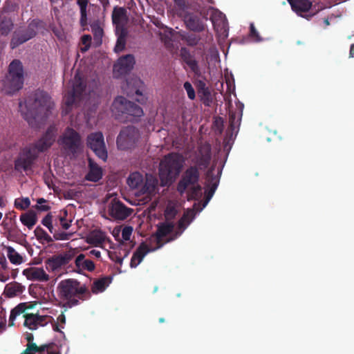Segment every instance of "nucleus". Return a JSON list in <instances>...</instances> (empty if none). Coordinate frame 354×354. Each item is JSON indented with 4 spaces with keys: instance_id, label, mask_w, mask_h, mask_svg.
<instances>
[{
    "instance_id": "obj_1",
    "label": "nucleus",
    "mask_w": 354,
    "mask_h": 354,
    "mask_svg": "<svg viewBox=\"0 0 354 354\" xmlns=\"http://www.w3.org/2000/svg\"><path fill=\"white\" fill-rule=\"evenodd\" d=\"M53 106L50 97L44 90H35L19 103L21 115L34 128L46 121Z\"/></svg>"
},
{
    "instance_id": "obj_2",
    "label": "nucleus",
    "mask_w": 354,
    "mask_h": 354,
    "mask_svg": "<svg viewBox=\"0 0 354 354\" xmlns=\"http://www.w3.org/2000/svg\"><path fill=\"white\" fill-rule=\"evenodd\" d=\"M57 292L60 299L59 306L71 308L80 304V300H85L91 297V293L85 285L74 279L61 281L57 287Z\"/></svg>"
},
{
    "instance_id": "obj_3",
    "label": "nucleus",
    "mask_w": 354,
    "mask_h": 354,
    "mask_svg": "<svg viewBox=\"0 0 354 354\" xmlns=\"http://www.w3.org/2000/svg\"><path fill=\"white\" fill-rule=\"evenodd\" d=\"M184 164L182 155L178 153H169L160 163L159 175L161 185H170L178 178Z\"/></svg>"
},
{
    "instance_id": "obj_4",
    "label": "nucleus",
    "mask_w": 354,
    "mask_h": 354,
    "mask_svg": "<svg viewBox=\"0 0 354 354\" xmlns=\"http://www.w3.org/2000/svg\"><path fill=\"white\" fill-rule=\"evenodd\" d=\"M111 110L117 119L122 120L124 118L125 120L131 122L137 121L144 115L143 110L140 106L122 96L115 97Z\"/></svg>"
},
{
    "instance_id": "obj_5",
    "label": "nucleus",
    "mask_w": 354,
    "mask_h": 354,
    "mask_svg": "<svg viewBox=\"0 0 354 354\" xmlns=\"http://www.w3.org/2000/svg\"><path fill=\"white\" fill-rule=\"evenodd\" d=\"M93 93L94 90H68L64 97L62 115L69 114L73 107L86 106L90 104V97Z\"/></svg>"
},
{
    "instance_id": "obj_6",
    "label": "nucleus",
    "mask_w": 354,
    "mask_h": 354,
    "mask_svg": "<svg viewBox=\"0 0 354 354\" xmlns=\"http://www.w3.org/2000/svg\"><path fill=\"white\" fill-rule=\"evenodd\" d=\"M58 143L67 153L75 155L81 147L82 139L78 132L67 127L59 137Z\"/></svg>"
},
{
    "instance_id": "obj_7",
    "label": "nucleus",
    "mask_w": 354,
    "mask_h": 354,
    "mask_svg": "<svg viewBox=\"0 0 354 354\" xmlns=\"http://www.w3.org/2000/svg\"><path fill=\"white\" fill-rule=\"evenodd\" d=\"M88 148L93 151L95 156L103 162L108 158V152L104 142V138L101 131L93 132L86 138Z\"/></svg>"
},
{
    "instance_id": "obj_8",
    "label": "nucleus",
    "mask_w": 354,
    "mask_h": 354,
    "mask_svg": "<svg viewBox=\"0 0 354 354\" xmlns=\"http://www.w3.org/2000/svg\"><path fill=\"white\" fill-rule=\"evenodd\" d=\"M140 137L139 131L134 127L123 128L118 136L116 143L120 150H127L135 147Z\"/></svg>"
},
{
    "instance_id": "obj_9",
    "label": "nucleus",
    "mask_w": 354,
    "mask_h": 354,
    "mask_svg": "<svg viewBox=\"0 0 354 354\" xmlns=\"http://www.w3.org/2000/svg\"><path fill=\"white\" fill-rule=\"evenodd\" d=\"M38 156L35 149L30 146L24 147L15 160V169L19 172L30 170Z\"/></svg>"
},
{
    "instance_id": "obj_10",
    "label": "nucleus",
    "mask_w": 354,
    "mask_h": 354,
    "mask_svg": "<svg viewBox=\"0 0 354 354\" xmlns=\"http://www.w3.org/2000/svg\"><path fill=\"white\" fill-rule=\"evenodd\" d=\"M288 2L297 15L306 19H310L323 8L319 6L316 8L309 0H288Z\"/></svg>"
},
{
    "instance_id": "obj_11",
    "label": "nucleus",
    "mask_w": 354,
    "mask_h": 354,
    "mask_svg": "<svg viewBox=\"0 0 354 354\" xmlns=\"http://www.w3.org/2000/svg\"><path fill=\"white\" fill-rule=\"evenodd\" d=\"M200 173L196 166L189 167L182 175L177 185L178 192L183 194L189 186H192L198 183Z\"/></svg>"
},
{
    "instance_id": "obj_12",
    "label": "nucleus",
    "mask_w": 354,
    "mask_h": 354,
    "mask_svg": "<svg viewBox=\"0 0 354 354\" xmlns=\"http://www.w3.org/2000/svg\"><path fill=\"white\" fill-rule=\"evenodd\" d=\"M212 160V147L207 143L205 142L201 144L198 150L195 154V156L193 159V162L195 163L194 166H196L198 169H207Z\"/></svg>"
},
{
    "instance_id": "obj_13",
    "label": "nucleus",
    "mask_w": 354,
    "mask_h": 354,
    "mask_svg": "<svg viewBox=\"0 0 354 354\" xmlns=\"http://www.w3.org/2000/svg\"><path fill=\"white\" fill-rule=\"evenodd\" d=\"M57 133V128L56 126L50 125L41 138L30 146L35 149L38 154L39 152H44L53 145L55 140Z\"/></svg>"
},
{
    "instance_id": "obj_14",
    "label": "nucleus",
    "mask_w": 354,
    "mask_h": 354,
    "mask_svg": "<svg viewBox=\"0 0 354 354\" xmlns=\"http://www.w3.org/2000/svg\"><path fill=\"white\" fill-rule=\"evenodd\" d=\"M57 133V128L56 126L50 125L41 138L30 146L35 149L38 154L39 152H44L53 145L55 140Z\"/></svg>"
},
{
    "instance_id": "obj_15",
    "label": "nucleus",
    "mask_w": 354,
    "mask_h": 354,
    "mask_svg": "<svg viewBox=\"0 0 354 354\" xmlns=\"http://www.w3.org/2000/svg\"><path fill=\"white\" fill-rule=\"evenodd\" d=\"M215 165H213L206 173V179H207V190L205 191V200L203 204V206H205L210 199L212 198L216 189L219 183V175L221 174V170L218 171L217 175L214 174V171L215 169Z\"/></svg>"
},
{
    "instance_id": "obj_16",
    "label": "nucleus",
    "mask_w": 354,
    "mask_h": 354,
    "mask_svg": "<svg viewBox=\"0 0 354 354\" xmlns=\"http://www.w3.org/2000/svg\"><path fill=\"white\" fill-rule=\"evenodd\" d=\"M108 212L115 220L123 221L131 215L132 209L115 198L109 205Z\"/></svg>"
},
{
    "instance_id": "obj_17",
    "label": "nucleus",
    "mask_w": 354,
    "mask_h": 354,
    "mask_svg": "<svg viewBox=\"0 0 354 354\" xmlns=\"http://www.w3.org/2000/svg\"><path fill=\"white\" fill-rule=\"evenodd\" d=\"M98 81L99 79L95 75L85 77L82 73L77 72L74 75L71 84L73 88H91L96 86Z\"/></svg>"
},
{
    "instance_id": "obj_18",
    "label": "nucleus",
    "mask_w": 354,
    "mask_h": 354,
    "mask_svg": "<svg viewBox=\"0 0 354 354\" xmlns=\"http://www.w3.org/2000/svg\"><path fill=\"white\" fill-rule=\"evenodd\" d=\"M73 257V255L70 252L54 255L46 261V268L52 271L58 270L62 266L68 264Z\"/></svg>"
},
{
    "instance_id": "obj_19",
    "label": "nucleus",
    "mask_w": 354,
    "mask_h": 354,
    "mask_svg": "<svg viewBox=\"0 0 354 354\" xmlns=\"http://www.w3.org/2000/svg\"><path fill=\"white\" fill-rule=\"evenodd\" d=\"M236 110L233 111L232 109H230L229 111V131L232 132L236 131L239 129L241 118L243 115V110L244 108V104L239 101L236 103Z\"/></svg>"
},
{
    "instance_id": "obj_20",
    "label": "nucleus",
    "mask_w": 354,
    "mask_h": 354,
    "mask_svg": "<svg viewBox=\"0 0 354 354\" xmlns=\"http://www.w3.org/2000/svg\"><path fill=\"white\" fill-rule=\"evenodd\" d=\"M88 171L85 176L86 180L97 183L103 176L102 168L98 165L91 158H88Z\"/></svg>"
},
{
    "instance_id": "obj_21",
    "label": "nucleus",
    "mask_w": 354,
    "mask_h": 354,
    "mask_svg": "<svg viewBox=\"0 0 354 354\" xmlns=\"http://www.w3.org/2000/svg\"><path fill=\"white\" fill-rule=\"evenodd\" d=\"M134 64L135 61L132 55H128L122 57L115 64L113 67L114 72L119 74L124 73L132 69Z\"/></svg>"
},
{
    "instance_id": "obj_22",
    "label": "nucleus",
    "mask_w": 354,
    "mask_h": 354,
    "mask_svg": "<svg viewBox=\"0 0 354 354\" xmlns=\"http://www.w3.org/2000/svg\"><path fill=\"white\" fill-rule=\"evenodd\" d=\"M23 274L31 281H46L48 280V275L41 268H28L23 270Z\"/></svg>"
},
{
    "instance_id": "obj_23",
    "label": "nucleus",
    "mask_w": 354,
    "mask_h": 354,
    "mask_svg": "<svg viewBox=\"0 0 354 354\" xmlns=\"http://www.w3.org/2000/svg\"><path fill=\"white\" fill-rule=\"evenodd\" d=\"M112 19L116 26V34H119L121 29H124V26L127 21L126 11L122 8H116L113 10Z\"/></svg>"
},
{
    "instance_id": "obj_24",
    "label": "nucleus",
    "mask_w": 354,
    "mask_h": 354,
    "mask_svg": "<svg viewBox=\"0 0 354 354\" xmlns=\"http://www.w3.org/2000/svg\"><path fill=\"white\" fill-rule=\"evenodd\" d=\"M156 249L153 248L152 250H149L148 248L147 245L145 243H142L140 246L136 249V250L133 254V256L131 259L130 266L131 268L137 267L142 261L145 256L150 251H154Z\"/></svg>"
},
{
    "instance_id": "obj_25",
    "label": "nucleus",
    "mask_w": 354,
    "mask_h": 354,
    "mask_svg": "<svg viewBox=\"0 0 354 354\" xmlns=\"http://www.w3.org/2000/svg\"><path fill=\"white\" fill-rule=\"evenodd\" d=\"M174 224L172 223H163L158 226V230L156 232V239L157 246L155 249H159L162 245V238L171 233L174 229Z\"/></svg>"
},
{
    "instance_id": "obj_26",
    "label": "nucleus",
    "mask_w": 354,
    "mask_h": 354,
    "mask_svg": "<svg viewBox=\"0 0 354 354\" xmlns=\"http://www.w3.org/2000/svg\"><path fill=\"white\" fill-rule=\"evenodd\" d=\"M106 236L105 232L100 230L91 231L86 237V242L91 245L98 247L105 241Z\"/></svg>"
},
{
    "instance_id": "obj_27",
    "label": "nucleus",
    "mask_w": 354,
    "mask_h": 354,
    "mask_svg": "<svg viewBox=\"0 0 354 354\" xmlns=\"http://www.w3.org/2000/svg\"><path fill=\"white\" fill-rule=\"evenodd\" d=\"M9 77L12 81L19 82L23 77V68L21 63L18 60L12 62L9 66Z\"/></svg>"
},
{
    "instance_id": "obj_28",
    "label": "nucleus",
    "mask_w": 354,
    "mask_h": 354,
    "mask_svg": "<svg viewBox=\"0 0 354 354\" xmlns=\"http://www.w3.org/2000/svg\"><path fill=\"white\" fill-rule=\"evenodd\" d=\"M75 266L80 270L92 272L95 270V264L90 259H86L84 254H80L75 259Z\"/></svg>"
},
{
    "instance_id": "obj_29",
    "label": "nucleus",
    "mask_w": 354,
    "mask_h": 354,
    "mask_svg": "<svg viewBox=\"0 0 354 354\" xmlns=\"http://www.w3.org/2000/svg\"><path fill=\"white\" fill-rule=\"evenodd\" d=\"M185 23L188 28L194 31H200L203 29V24L196 16L187 15L185 17Z\"/></svg>"
},
{
    "instance_id": "obj_30",
    "label": "nucleus",
    "mask_w": 354,
    "mask_h": 354,
    "mask_svg": "<svg viewBox=\"0 0 354 354\" xmlns=\"http://www.w3.org/2000/svg\"><path fill=\"white\" fill-rule=\"evenodd\" d=\"M24 290V287L21 284H20L16 281H14V282L8 283L6 286L5 289H4V295L7 297L11 298V297L17 296L19 294L22 293Z\"/></svg>"
},
{
    "instance_id": "obj_31",
    "label": "nucleus",
    "mask_w": 354,
    "mask_h": 354,
    "mask_svg": "<svg viewBox=\"0 0 354 354\" xmlns=\"http://www.w3.org/2000/svg\"><path fill=\"white\" fill-rule=\"evenodd\" d=\"M25 317L24 326L29 328L30 330H34L37 328V325H41V322L44 321V318L41 316L34 315V314H26L24 315Z\"/></svg>"
},
{
    "instance_id": "obj_32",
    "label": "nucleus",
    "mask_w": 354,
    "mask_h": 354,
    "mask_svg": "<svg viewBox=\"0 0 354 354\" xmlns=\"http://www.w3.org/2000/svg\"><path fill=\"white\" fill-rule=\"evenodd\" d=\"M111 280L112 278L110 277H104L95 280L91 287L92 292L95 294L103 292L111 283Z\"/></svg>"
},
{
    "instance_id": "obj_33",
    "label": "nucleus",
    "mask_w": 354,
    "mask_h": 354,
    "mask_svg": "<svg viewBox=\"0 0 354 354\" xmlns=\"http://www.w3.org/2000/svg\"><path fill=\"white\" fill-rule=\"evenodd\" d=\"M20 221L30 230L37 223V217L35 212L30 210L20 216Z\"/></svg>"
},
{
    "instance_id": "obj_34",
    "label": "nucleus",
    "mask_w": 354,
    "mask_h": 354,
    "mask_svg": "<svg viewBox=\"0 0 354 354\" xmlns=\"http://www.w3.org/2000/svg\"><path fill=\"white\" fill-rule=\"evenodd\" d=\"M30 308L31 306H28L27 303H20L16 307H15L10 312L9 326H13L16 317L21 313H24L28 308Z\"/></svg>"
},
{
    "instance_id": "obj_35",
    "label": "nucleus",
    "mask_w": 354,
    "mask_h": 354,
    "mask_svg": "<svg viewBox=\"0 0 354 354\" xmlns=\"http://www.w3.org/2000/svg\"><path fill=\"white\" fill-rule=\"evenodd\" d=\"M34 234L36 239L41 244L50 243L53 241L52 237L40 226H37L35 229Z\"/></svg>"
},
{
    "instance_id": "obj_36",
    "label": "nucleus",
    "mask_w": 354,
    "mask_h": 354,
    "mask_svg": "<svg viewBox=\"0 0 354 354\" xmlns=\"http://www.w3.org/2000/svg\"><path fill=\"white\" fill-rule=\"evenodd\" d=\"M143 181L142 176L139 172H133L127 178V184L132 189H138Z\"/></svg>"
},
{
    "instance_id": "obj_37",
    "label": "nucleus",
    "mask_w": 354,
    "mask_h": 354,
    "mask_svg": "<svg viewBox=\"0 0 354 354\" xmlns=\"http://www.w3.org/2000/svg\"><path fill=\"white\" fill-rule=\"evenodd\" d=\"M34 26L32 25L30 26L29 30H28V32L21 37V38H17V37H14L12 40V47H15L16 46L22 44L28 39H31L35 35V31L33 29Z\"/></svg>"
},
{
    "instance_id": "obj_38",
    "label": "nucleus",
    "mask_w": 354,
    "mask_h": 354,
    "mask_svg": "<svg viewBox=\"0 0 354 354\" xmlns=\"http://www.w3.org/2000/svg\"><path fill=\"white\" fill-rule=\"evenodd\" d=\"M6 250L8 258L12 263L19 265L22 263V257L18 252H17L12 247H6Z\"/></svg>"
},
{
    "instance_id": "obj_39",
    "label": "nucleus",
    "mask_w": 354,
    "mask_h": 354,
    "mask_svg": "<svg viewBox=\"0 0 354 354\" xmlns=\"http://www.w3.org/2000/svg\"><path fill=\"white\" fill-rule=\"evenodd\" d=\"M202 102L207 106H210L214 100L212 90H198Z\"/></svg>"
},
{
    "instance_id": "obj_40",
    "label": "nucleus",
    "mask_w": 354,
    "mask_h": 354,
    "mask_svg": "<svg viewBox=\"0 0 354 354\" xmlns=\"http://www.w3.org/2000/svg\"><path fill=\"white\" fill-rule=\"evenodd\" d=\"M202 196V187L198 183L192 185L188 193V199L199 200Z\"/></svg>"
},
{
    "instance_id": "obj_41",
    "label": "nucleus",
    "mask_w": 354,
    "mask_h": 354,
    "mask_svg": "<svg viewBox=\"0 0 354 354\" xmlns=\"http://www.w3.org/2000/svg\"><path fill=\"white\" fill-rule=\"evenodd\" d=\"M30 205V201L28 197L18 198L15 200L14 206L19 210H26Z\"/></svg>"
},
{
    "instance_id": "obj_42",
    "label": "nucleus",
    "mask_w": 354,
    "mask_h": 354,
    "mask_svg": "<svg viewBox=\"0 0 354 354\" xmlns=\"http://www.w3.org/2000/svg\"><path fill=\"white\" fill-rule=\"evenodd\" d=\"M118 35V40L116 45L115 46V52H120L122 51L124 46H125V39L124 37L126 35V31L124 29H121V31L119 32V34Z\"/></svg>"
},
{
    "instance_id": "obj_43",
    "label": "nucleus",
    "mask_w": 354,
    "mask_h": 354,
    "mask_svg": "<svg viewBox=\"0 0 354 354\" xmlns=\"http://www.w3.org/2000/svg\"><path fill=\"white\" fill-rule=\"evenodd\" d=\"M194 218V211L189 210L185 212L183 217L178 222V225L180 228H185L186 225H189Z\"/></svg>"
},
{
    "instance_id": "obj_44",
    "label": "nucleus",
    "mask_w": 354,
    "mask_h": 354,
    "mask_svg": "<svg viewBox=\"0 0 354 354\" xmlns=\"http://www.w3.org/2000/svg\"><path fill=\"white\" fill-rule=\"evenodd\" d=\"M77 3L80 8L81 12V21L84 23L86 19V7L88 4L87 0H77Z\"/></svg>"
},
{
    "instance_id": "obj_45",
    "label": "nucleus",
    "mask_w": 354,
    "mask_h": 354,
    "mask_svg": "<svg viewBox=\"0 0 354 354\" xmlns=\"http://www.w3.org/2000/svg\"><path fill=\"white\" fill-rule=\"evenodd\" d=\"M143 90H135V96L134 100H136L141 104H145L147 103L148 97L146 94L142 92Z\"/></svg>"
},
{
    "instance_id": "obj_46",
    "label": "nucleus",
    "mask_w": 354,
    "mask_h": 354,
    "mask_svg": "<svg viewBox=\"0 0 354 354\" xmlns=\"http://www.w3.org/2000/svg\"><path fill=\"white\" fill-rule=\"evenodd\" d=\"M214 128L216 131L221 134L223 131V120L221 117H217L214 121Z\"/></svg>"
},
{
    "instance_id": "obj_47",
    "label": "nucleus",
    "mask_w": 354,
    "mask_h": 354,
    "mask_svg": "<svg viewBox=\"0 0 354 354\" xmlns=\"http://www.w3.org/2000/svg\"><path fill=\"white\" fill-rule=\"evenodd\" d=\"M91 43V37L86 35L82 37V44L84 46L81 47V50L85 52L88 50Z\"/></svg>"
},
{
    "instance_id": "obj_48",
    "label": "nucleus",
    "mask_w": 354,
    "mask_h": 354,
    "mask_svg": "<svg viewBox=\"0 0 354 354\" xmlns=\"http://www.w3.org/2000/svg\"><path fill=\"white\" fill-rule=\"evenodd\" d=\"M133 232V227L131 226H126L122 229V237L124 241H129L131 238Z\"/></svg>"
},
{
    "instance_id": "obj_49",
    "label": "nucleus",
    "mask_w": 354,
    "mask_h": 354,
    "mask_svg": "<svg viewBox=\"0 0 354 354\" xmlns=\"http://www.w3.org/2000/svg\"><path fill=\"white\" fill-rule=\"evenodd\" d=\"M142 85L143 82L138 77H133L128 82V86L131 88H140Z\"/></svg>"
},
{
    "instance_id": "obj_50",
    "label": "nucleus",
    "mask_w": 354,
    "mask_h": 354,
    "mask_svg": "<svg viewBox=\"0 0 354 354\" xmlns=\"http://www.w3.org/2000/svg\"><path fill=\"white\" fill-rule=\"evenodd\" d=\"M250 35L252 37L254 41H259L261 40L258 32L254 28V26L253 24H250Z\"/></svg>"
},
{
    "instance_id": "obj_51",
    "label": "nucleus",
    "mask_w": 354,
    "mask_h": 354,
    "mask_svg": "<svg viewBox=\"0 0 354 354\" xmlns=\"http://www.w3.org/2000/svg\"><path fill=\"white\" fill-rule=\"evenodd\" d=\"M53 237L55 240H68L69 239V234L66 232L55 233Z\"/></svg>"
},
{
    "instance_id": "obj_52",
    "label": "nucleus",
    "mask_w": 354,
    "mask_h": 354,
    "mask_svg": "<svg viewBox=\"0 0 354 354\" xmlns=\"http://www.w3.org/2000/svg\"><path fill=\"white\" fill-rule=\"evenodd\" d=\"M6 324V313L3 308H0V330Z\"/></svg>"
},
{
    "instance_id": "obj_53",
    "label": "nucleus",
    "mask_w": 354,
    "mask_h": 354,
    "mask_svg": "<svg viewBox=\"0 0 354 354\" xmlns=\"http://www.w3.org/2000/svg\"><path fill=\"white\" fill-rule=\"evenodd\" d=\"M26 346L21 354H35L32 349L36 348V344H27Z\"/></svg>"
},
{
    "instance_id": "obj_54",
    "label": "nucleus",
    "mask_w": 354,
    "mask_h": 354,
    "mask_svg": "<svg viewBox=\"0 0 354 354\" xmlns=\"http://www.w3.org/2000/svg\"><path fill=\"white\" fill-rule=\"evenodd\" d=\"M52 215L50 213H48L42 220H41V223L42 225H44V226L47 227L48 225H50V224H52Z\"/></svg>"
},
{
    "instance_id": "obj_55",
    "label": "nucleus",
    "mask_w": 354,
    "mask_h": 354,
    "mask_svg": "<svg viewBox=\"0 0 354 354\" xmlns=\"http://www.w3.org/2000/svg\"><path fill=\"white\" fill-rule=\"evenodd\" d=\"M51 346L50 344H43L41 346H37L36 345V348H34L32 349L33 351L35 353V352H38V353H43L46 350H48V348Z\"/></svg>"
},
{
    "instance_id": "obj_56",
    "label": "nucleus",
    "mask_w": 354,
    "mask_h": 354,
    "mask_svg": "<svg viewBox=\"0 0 354 354\" xmlns=\"http://www.w3.org/2000/svg\"><path fill=\"white\" fill-rule=\"evenodd\" d=\"M59 221L63 229L68 230L70 227L71 224L66 221L64 216H60Z\"/></svg>"
},
{
    "instance_id": "obj_57",
    "label": "nucleus",
    "mask_w": 354,
    "mask_h": 354,
    "mask_svg": "<svg viewBox=\"0 0 354 354\" xmlns=\"http://www.w3.org/2000/svg\"><path fill=\"white\" fill-rule=\"evenodd\" d=\"M35 208L37 210H39V211H48L50 209V206L47 205H36L35 206Z\"/></svg>"
},
{
    "instance_id": "obj_58",
    "label": "nucleus",
    "mask_w": 354,
    "mask_h": 354,
    "mask_svg": "<svg viewBox=\"0 0 354 354\" xmlns=\"http://www.w3.org/2000/svg\"><path fill=\"white\" fill-rule=\"evenodd\" d=\"M89 254L91 256H94L97 259L101 257V252L97 250H92L89 252Z\"/></svg>"
},
{
    "instance_id": "obj_59",
    "label": "nucleus",
    "mask_w": 354,
    "mask_h": 354,
    "mask_svg": "<svg viewBox=\"0 0 354 354\" xmlns=\"http://www.w3.org/2000/svg\"><path fill=\"white\" fill-rule=\"evenodd\" d=\"M175 215V211L174 209H167L165 211V216L167 218L172 217Z\"/></svg>"
},
{
    "instance_id": "obj_60",
    "label": "nucleus",
    "mask_w": 354,
    "mask_h": 354,
    "mask_svg": "<svg viewBox=\"0 0 354 354\" xmlns=\"http://www.w3.org/2000/svg\"><path fill=\"white\" fill-rule=\"evenodd\" d=\"M9 279V275L8 274L0 272V281L2 282H6Z\"/></svg>"
},
{
    "instance_id": "obj_61",
    "label": "nucleus",
    "mask_w": 354,
    "mask_h": 354,
    "mask_svg": "<svg viewBox=\"0 0 354 354\" xmlns=\"http://www.w3.org/2000/svg\"><path fill=\"white\" fill-rule=\"evenodd\" d=\"M57 322L61 324H65L66 323V317L64 314V313H62L58 317H57Z\"/></svg>"
},
{
    "instance_id": "obj_62",
    "label": "nucleus",
    "mask_w": 354,
    "mask_h": 354,
    "mask_svg": "<svg viewBox=\"0 0 354 354\" xmlns=\"http://www.w3.org/2000/svg\"><path fill=\"white\" fill-rule=\"evenodd\" d=\"M187 95L190 100H194L196 96L195 90H187Z\"/></svg>"
},
{
    "instance_id": "obj_63",
    "label": "nucleus",
    "mask_w": 354,
    "mask_h": 354,
    "mask_svg": "<svg viewBox=\"0 0 354 354\" xmlns=\"http://www.w3.org/2000/svg\"><path fill=\"white\" fill-rule=\"evenodd\" d=\"M0 265L1 266V268H2L3 270L7 269V268H8V263H7L6 259L4 257H3V258H2V259L0 260Z\"/></svg>"
},
{
    "instance_id": "obj_64",
    "label": "nucleus",
    "mask_w": 354,
    "mask_h": 354,
    "mask_svg": "<svg viewBox=\"0 0 354 354\" xmlns=\"http://www.w3.org/2000/svg\"><path fill=\"white\" fill-rule=\"evenodd\" d=\"M26 339L28 341V344H34L32 342L34 337H33V335L32 333H27Z\"/></svg>"
}]
</instances>
